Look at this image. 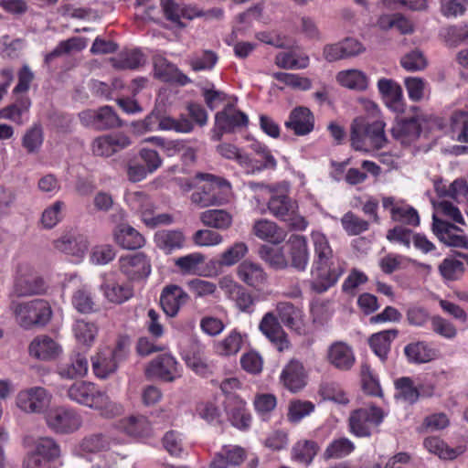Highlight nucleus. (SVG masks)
I'll use <instances>...</instances> for the list:
<instances>
[{
    "label": "nucleus",
    "instance_id": "obj_1",
    "mask_svg": "<svg viewBox=\"0 0 468 468\" xmlns=\"http://www.w3.org/2000/svg\"><path fill=\"white\" fill-rule=\"evenodd\" d=\"M314 245L311 288L322 293L333 287L346 271V264L333 250L327 237L321 231H313Z\"/></svg>",
    "mask_w": 468,
    "mask_h": 468
},
{
    "label": "nucleus",
    "instance_id": "obj_2",
    "mask_svg": "<svg viewBox=\"0 0 468 468\" xmlns=\"http://www.w3.org/2000/svg\"><path fill=\"white\" fill-rule=\"evenodd\" d=\"M384 129L382 121L367 123L364 118H356L350 126L351 146L362 152L383 148L388 143Z\"/></svg>",
    "mask_w": 468,
    "mask_h": 468
},
{
    "label": "nucleus",
    "instance_id": "obj_3",
    "mask_svg": "<svg viewBox=\"0 0 468 468\" xmlns=\"http://www.w3.org/2000/svg\"><path fill=\"white\" fill-rule=\"evenodd\" d=\"M9 310L16 322L25 329L44 326L52 316L50 304L43 299H34L27 302L12 299L10 300Z\"/></svg>",
    "mask_w": 468,
    "mask_h": 468
},
{
    "label": "nucleus",
    "instance_id": "obj_4",
    "mask_svg": "<svg viewBox=\"0 0 468 468\" xmlns=\"http://www.w3.org/2000/svg\"><path fill=\"white\" fill-rule=\"evenodd\" d=\"M200 176L203 183L191 195L192 203L199 207H207L221 205L229 200L232 189L228 180L210 174H204Z\"/></svg>",
    "mask_w": 468,
    "mask_h": 468
},
{
    "label": "nucleus",
    "instance_id": "obj_5",
    "mask_svg": "<svg viewBox=\"0 0 468 468\" xmlns=\"http://www.w3.org/2000/svg\"><path fill=\"white\" fill-rule=\"evenodd\" d=\"M22 445L27 451L25 468L44 466L60 456L58 444L49 437L36 438L32 434H25L22 437Z\"/></svg>",
    "mask_w": 468,
    "mask_h": 468
},
{
    "label": "nucleus",
    "instance_id": "obj_6",
    "mask_svg": "<svg viewBox=\"0 0 468 468\" xmlns=\"http://www.w3.org/2000/svg\"><path fill=\"white\" fill-rule=\"evenodd\" d=\"M48 285L44 278L27 262L17 265L10 300L20 297L41 295L47 292Z\"/></svg>",
    "mask_w": 468,
    "mask_h": 468
},
{
    "label": "nucleus",
    "instance_id": "obj_7",
    "mask_svg": "<svg viewBox=\"0 0 468 468\" xmlns=\"http://www.w3.org/2000/svg\"><path fill=\"white\" fill-rule=\"evenodd\" d=\"M268 209L291 229L302 231L308 226L307 220L298 212L297 202L284 193H273L268 201Z\"/></svg>",
    "mask_w": 468,
    "mask_h": 468
},
{
    "label": "nucleus",
    "instance_id": "obj_8",
    "mask_svg": "<svg viewBox=\"0 0 468 468\" xmlns=\"http://www.w3.org/2000/svg\"><path fill=\"white\" fill-rule=\"evenodd\" d=\"M248 125V115L239 110L234 102H228L221 111L215 114L211 140L219 142L224 134L236 133L246 129Z\"/></svg>",
    "mask_w": 468,
    "mask_h": 468
},
{
    "label": "nucleus",
    "instance_id": "obj_9",
    "mask_svg": "<svg viewBox=\"0 0 468 468\" xmlns=\"http://www.w3.org/2000/svg\"><path fill=\"white\" fill-rule=\"evenodd\" d=\"M386 415L383 410L374 405L354 410L349 417L350 432L356 437H369Z\"/></svg>",
    "mask_w": 468,
    "mask_h": 468
},
{
    "label": "nucleus",
    "instance_id": "obj_10",
    "mask_svg": "<svg viewBox=\"0 0 468 468\" xmlns=\"http://www.w3.org/2000/svg\"><path fill=\"white\" fill-rule=\"evenodd\" d=\"M48 426L57 433L67 434L78 431L81 424V416L73 409L56 407L46 415Z\"/></svg>",
    "mask_w": 468,
    "mask_h": 468
},
{
    "label": "nucleus",
    "instance_id": "obj_11",
    "mask_svg": "<svg viewBox=\"0 0 468 468\" xmlns=\"http://www.w3.org/2000/svg\"><path fill=\"white\" fill-rule=\"evenodd\" d=\"M248 461L250 468H255L259 464L258 457L237 445H225L221 448L210 463V468H226L227 466H240Z\"/></svg>",
    "mask_w": 468,
    "mask_h": 468
},
{
    "label": "nucleus",
    "instance_id": "obj_12",
    "mask_svg": "<svg viewBox=\"0 0 468 468\" xmlns=\"http://www.w3.org/2000/svg\"><path fill=\"white\" fill-rule=\"evenodd\" d=\"M118 263L120 271L124 274L129 281L145 279L150 275L152 271L150 260L143 252L122 256Z\"/></svg>",
    "mask_w": 468,
    "mask_h": 468
},
{
    "label": "nucleus",
    "instance_id": "obj_13",
    "mask_svg": "<svg viewBox=\"0 0 468 468\" xmlns=\"http://www.w3.org/2000/svg\"><path fill=\"white\" fill-rule=\"evenodd\" d=\"M432 231L447 246L468 249V238L463 230L436 215H432Z\"/></svg>",
    "mask_w": 468,
    "mask_h": 468
},
{
    "label": "nucleus",
    "instance_id": "obj_14",
    "mask_svg": "<svg viewBox=\"0 0 468 468\" xmlns=\"http://www.w3.org/2000/svg\"><path fill=\"white\" fill-rule=\"evenodd\" d=\"M145 373L150 378H157L166 382H172L181 376L180 367L170 354H163L153 359Z\"/></svg>",
    "mask_w": 468,
    "mask_h": 468
},
{
    "label": "nucleus",
    "instance_id": "obj_15",
    "mask_svg": "<svg viewBox=\"0 0 468 468\" xmlns=\"http://www.w3.org/2000/svg\"><path fill=\"white\" fill-rule=\"evenodd\" d=\"M16 401L21 410L27 413H39L48 406L50 396L45 388L35 387L20 391Z\"/></svg>",
    "mask_w": 468,
    "mask_h": 468
},
{
    "label": "nucleus",
    "instance_id": "obj_16",
    "mask_svg": "<svg viewBox=\"0 0 468 468\" xmlns=\"http://www.w3.org/2000/svg\"><path fill=\"white\" fill-rule=\"evenodd\" d=\"M63 352L61 345L48 335L36 336L28 346L29 356L41 360L51 361L58 358Z\"/></svg>",
    "mask_w": 468,
    "mask_h": 468
},
{
    "label": "nucleus",
    "instance_id": "obj_17",
    "mask_svg": "<svg viewBox=\"0 0 468 468\" xmlns=\"http://www.w3.org/2000/svg\"><path fill=\"white\" fill-rule=\"evenodd\" d=\"M382 206L390 212L391 219L410 226H418L420 217L418 211L401 200L393 197H382Z\"/></svg>",
    "mask_w": 468,
    "mask_h": 468
},
{
    "label": "nucleus",
    "instance_id": "obj_18",
    "mask_svg": "<svg viewBox=\"0 0 468 468\" xmlns=\"http://www.w3.org/2000/svg\"><path fill=\"white\" fill-rule=\"evenodd\" d=\"M259 328L261 332L275 345L279 351L289 348L290 342L287 334L282 329L278 318L273 313H267L262 317Z\"/></svg>",
    "mask_w": 468,
    "mask_h": 468
},
{
    "label": "nucleus",
    "instance_id": "obj_19",
    "mask_svg": "<svg viewBox=\"0 0 468 468\" xmlns=\"http://www.w3.org/2000/svg\"><path fill=\"white\" fill-rule=\"evenodd\" d=\"M419 116L397 120L391 129L392 137L402 145L416 142L421 133V122Z\"/></svg>",
    "mask_w": 468,
    "mask_h": 468
},
{
    "label": "nucleus",
    "instance_id": "obj_20",
    "mask_svg": "<svg viewBox=\"0 0 468 468\" xmlns=\"http://www.w3.org/2000/svg\"><path fill=\"white\" fill-rule=\"evenodd\" d=\"M278 318L287 328L302 335L305 331L304 314L302 309L289 302L276 304Z\"/></svg>",
    "mask_w": 468,
    "mask_h": 468
},
{
    "label": "nucleus",
    "instance_id": "obj_21",
    "mask_svg": "<svg viewBox=\"0 0 468 468\" xmlns=\"http://www.w3.org/2000/svg\"><path fill=\"white\" fill-rule=\"evenodd\" d=\"M287 130L292 131L297 136L309 134L314 128V116L312 112L303 106L294 108L284 122Z\"/></svg>",
    "mask_w": 468,
    "mask_h": 468
},
{
    "label": "nucleus",
    "instance_id": "obj_22",
    "mask_svg": "<svg viewBox=\"0 0 468 468\" xmlns=\"http://www.w3.org/2000/svg\"><path fill=\"white\" fill-rule=\"evenodd\" d=\"M237 276L240 282L256 290L262 289L268 280V275L262 266L249 260L243 261L238 266Z\"/></svg>",
    "mask_w": 468,
    "mask_h": 468
},
{
    "label": "nucleus",
    "instance_id": "obj_23",
    "mask_svg": "<svg viewBox=\"0 0 468 468\" xmlns=\"http://www.w3.org/2000/svg\"><path fill=\"white\" fill-rule=\"evenodd\" d=\"M188 299V294L180 286L170 284L163 289L160 304L167 316L175 317Z\"/></svg>",
    "mask_w": 468,
    "mask_h": 468
},
{
    "label": "nucleus",
    "instance_id": "obj_24",
    "mask_svg": "<svg viewBox=\"0 0 468 468\" xmlns=\"http://www.w3.org/2000/svg\"><path fill=\"white\" fill-rule=\"evenodd\" d=\"M100 285L104 296L113 303H122L133 295V288L130 283H120L112 275H103Z\"/></svg>",
    "mask_w": 468,
    "mask_h": 468
},
{
    "label": "nucleus",
    "instance_id": "obj_25",
    "mask_svg": "<svg viewBox=\"0 0 468 468\" xmlns=\"http://www.w3.org/2000/svg\"><path fill=\"white\" fill-rule=\"evenodd\" d=\"M327 361L339 370H349L355 364L356 358L353 349L345 342L333 343L327 350Z\"/></svg>",
    "mask_w": 468,
    "mask_h": 468
},
{
    "label": "nucleus",
    "instance_id": "obj_26",
    "mask_svg": "<svg viewBox=\"0 0 468 468\" xmlns=\"http://www.w3.org/2000/svg\"><path fill=\"white\" fill-rule=\"evenodd\" d=\"M114 242L123 250H137L144 246V237L128 224H119L112 230Z\"/></svg>",
    "mask_w": 468,
    "mask_h": 468
},
{
    "label": "nucleus",
    "instance_id": "obj_27",
    "mask_svg": "<svg viewBox=\"0 0 468 468\" xmlns=\"http://www.w3.org/2000/svg\"><path fill=\"white\" fill-rule=\"evenodd\" d=\"M378 89L388 108L397 112L404 111L403 91L398 82L391 79L381 78L378 81Z\"/></svg>",
    "mask_w": 468,
    "mask_h": 468
},
{
    "label": "nucleus",
    "instance_id": "obj_28",
    "mask_svg": "<svg viewBox=\"0 0 468 468\" xmlns=\"http://www.w3.org/2000/svg\"><path fill=\"white\" fill-rule=\"evenodd\" d=\"M251 231L258 239L272 244L283 242L287 236L286 231L282 228L267 218L255 220Z\"/></svg>",
    "mask_w": 468,
    "mask_h": 468
},
{
    "label": "nucleus",
    "instance_id": "obj_29",
    "mask_svg": "<svg viewBox=\"0 0 468 468\" xmlns=\"http://www.w3.org/2000/svg\"><path fill=\"white\" fill-rule=\"evenodd\" d=\"M225 410L233 426L246 429L250 426L251 417L246 410V402L239 396H229L225 399Z\"/></svg>",
    "mask_w": 468,
    "mask_h": 468
},
{
    "label": "nucleus",
    "instance_id": "obj_30",
    "mask_svg": "<svg viewBox=\"0 0 468 468\" xmlns=\"http://www.w3.org/2000/svg\"><path fill=\"white\" fill-rule=\"evenodd\" d=\"M124 199L129 207L140 216L144 224L151 222L155 207L146 193L141 191L127 192Z\"/></svg>",
    "mask_w": 468,
    "mask_h": 468
},
{
    "label": "nucleus",
    "instance_id": "obj_31",
    "mask_svg": "<svg viewBox=\"0 0 468 468\" xmlns=\"http://www.w3.org/2000/svg\"><path fill=\"white\" fill-rule=\"evenodd\" d=\"M88 246V239L84 235L75 232L67 233L55 241V247L58 250L78 259L83 258Z\"/></svg>",
    "mask_w": 468,
    "mask_h": 468
},
{
    "label": "nucleus",
    "instance_id": "obj_32",
    "mask_svg": "<svg viewBox=\"0 0 468 468\" xmlns=\"http://www.w3.org/2000/svg\"><path fill=\"white\" fill-rule=\"evenodd\" d=\"M118 429L135 438H146L152 434V425L145 416L131 415L118 422Z\"/></svg>",
    "mask_w": 468,
    "mask_h": 468
},
{
    "label": "nucleus",
    "instance_id": "obj_33",
    "mask_svg": "<svg viewBox=\"0 0 468 468\" xmlns=\"http://www.w3.org/2000/svg\"><path fill=\"white\" fill-rule=\"evenodd\" d=\"M89 369V362L85 354L74 352L70 355L69 361L61 364L58 373L62 378L73 379L84 377Z\"/></svg>",
    "mask_w": 468,
    "mask_h": 468
},
{
    "label": "nucleus",
    "instance_id": "obj_34",
    "mask_svg": "<svg viewBox=\"0 0 468 468\" xmlns=\"http://www.w3.org/2000/svg\"><path fill=\"white\" fill-rule=\"evenodd\" d=\"M206 256L201 252H193L175 260V265L183 275L207 276L204 264Z\"/></svg>",
    "mask_w": 468,
    "mask_h": 468
},
{
    "label": "nucleus",
    "instance_id": "obj_35",
    "mask_svg": "<svg viewBox=\"0 0 468 468\" xmlns=\"http://www.w3.org/2000/svg\"><path fill=\"white\" fill-rule=\"evenodd\" d=\"M288 245L292 266L298 271H304L309 262V250L305 237L292 235L288 240Z\"/></svg>",
    "mask_w": 468,
    "mask_h": 468
},
{
    "label": "nucleus",
    "instance_id": "obj_36",
    "mask_svg": "<svg viewBox=\"0 0 468 468\" xmlns=\"http://www.w3.org/2000/svg\"><path fill=\"white\" fill-rule=\"evenodd\" d=\"M99 391L100 388L90 382L78 381L68 388L67 396L72 401L91 408Z\"/></svg>",
    "mask_w": 468,
    "mask_h": 468
},
{
    "label": "nucleus",
    "instance_id": "obj_37",
    "mask_svg": "<svg viewBox=\"0 0 468 468\" xmlns=\"http://www.w3.org/2000/svg\"><path fill=\"white\" fill-rule=\"evenodd\" d=\"M112 355L111 348H104L91 357L92 369L98 378H106L117 370L120 362Z\"/></svg>",
    "mask_w": 468,
    "mask_h": 468
},
{
    "label": "nucleus",
    "instance_id": "obj_38",
    "mask_svg": "<svg viewBox=\"0 0 468 468\" xmlns=\"http://www.w3.org/2000/svg\"><path fill=\"white\" fill-rule=\"evenodd\" d=\"M281 379L291 391L296 392L305 385V374L302 365L297 360L290 361L283 368Z\"/></svg>",
    "mask_w": 468,
    "mask_h": 468
},
{
    "label": "nucleus",
    "instance_id": "obj_39",
    "mask_svg": "<svg viewBox=\"0 0 468 468\" xmlns=\"http://www.w3.org/2000/svg\"><path fill=\"white\" fill-rule=\"evenodd\" d=\"M245 335L238 329L231 330L223 339L214 343V351L220 356H230L237 355L242 348Z\"/></svg>",
    "mask_w": 468,
    "mask_h": 468
},
{
    "label": "nucleus",
    "instance_id": "obj_40",
    "mask_svg": "<svg viewBox=\"0 0 468 468\" xmlns=\"http://www.w3.org/2000/svg\"><path fill=\"white\" fill-rule=\"evenodd\" d=\"M108 446L106 439L101 434H93L82 440L80 446L74 450V455L91 463L97 455L96 452Z\"/></svg>",
    "mask_w": 468,
    "mask_h": 468
},
{
    "label": "nucleus",
    "instance_id": "obj_41",
    "mask_svg": "<svg viewBox=\"0 0 468 468\" xmlns=\"http://www.w3.org/2000/svg\"><path fill=\"white\" fill-rule=\"evenodd\" d=\"M93 118V128L96 130H106L122 126L118 115L110 106H103L97 111H86L84 118Z\"/></svg>",
    "mask_w": 468,
    "mask_h": 468
},
{
    "label": "nucleus",
    "instance_id": "obj_42",
    "mask_svg": "<svg viewBox=\"0 0 468 468\" xmlns=\"http://www.w3.org/2000/svg\"><path fill=\"white\" fill-rule=\"evenodd\" d=\"M154 242L165 253L170 254L174 250H180L184 247L185 236L179 230H160L154 235Z\"/></svg>",
    "mask_w": 468,
    "mask_h": 468
},
{
    "label": "nucleus",
    "instance_id": "obj_43",
    "mask_svg": "<svg viewBox=\"0 0 468 468\" xmlns=\"http://www.w3.org/2000/svg\"><path fill=\"white\" fill-rule=\"evenodd\" d=\"M336 81L343 87L354 90H366L368 87V78L359 69H350L339 71L335 76Z\"/></svg>",
    "mask_w": 468,
    "mask_h": 468
},
{
    "label": "nucleus",
    "instance_id": "obj_44",
    "mask_svg": "<svg viewBox=\"0 0 468 468\" xmlns=\"http://www.w3.org/2000/svg\"><path fill=\"white\" fill-rule=\"evenodd\" d=\"M464 264L468 265V254L458 253L456 257L444 259L439 266V271L444 279L454 281L463 273Z\"/></svg>",
    "mask_w": 468,
    "mask_h": 468
},
{
    "label": "nucleus",
    "instance_id": "obj_45",
    "mask_svg": "<svg viewBox=\"0 0 468 468\" xmlns=\"http://www.w3.org/2000/svg\"><path fill=\"white\" fill-rule=\"evenodd\" d=\"M397 329L380 331L372 335L369 345L373 352L384 361L390 350L391 342L398 336Z\"/></svg>",
    "mask_w": 468,
    "mask_h": 468
},
{
    "label": "nucleus",
    "instance_id": "obj_46",
    "mask_svg": "<svg viewBox=\"0 0 468 468\" xmlns=\"http://www.w3.org/2000/svg\"><path fill=\"white\" fill-rule=\"evenodd\" d=\"M424 447L431 453L438 455L441 459L452 460L464 452V446L450 448L438 437H429L423 441Z\"/></svg>",
    "mask_w": 468,
    "mask_h": 468
},
{
    "label": "nucleus",
    "instance_id": "obj_47",
    "mask_svg": "<svg viewBox=\"0 0 468 468\" xmlns=\"http://www.w3.org/2000/svg\"><path fill=\"white\" fill-rule=\"evenodd\" d=\"M404 353L412 363H428L437 357V351L425 342H415L407 345Z\"/></svg>",
    "mask_w": 468,
    "mask_h": 468
},
{
    "label": "nucleus",
    "instance_id": "obj_48",
    "mask_svg": "<svg viewBox=\"0 0 468 468\" xmlns=\"http://www.w3.org/2000/svg\"><path fill=\"white\" fill-rule=\"evenodd\" d=\"M320 450L312 440H300L292 448V458L303 465H309Z\"/></svg>",
    "mask_w": 468,
    "mask_h": 468
},
{
    "label": "nucleus",
    "instance_id": "obj_49",
    "mask_svg": "<svg viewBox=\"0 0 468 468\" xmlns=\"http://www.w3.org/2000/svg\"><path fill=\"white\" fill-rule=\"evenodd\" d=\"M72 332L79 343L91 346L95 342L99 327L94 322L77 319L72 325Z\"/></svg>",
    "mask_w": 468,
    "mask_h": 468
},
{
    "label": "nucleus",
    "instance_id": "obj_50",
    "mask_svg": "<svg viewBox=\"0 0 468 468\" xmlns=\"http://www.w3.org/2000/svg\"><path fill=\"white\" fill-rule=\"evenodd\" d=\"M310 58L305 54L294 51H282L275 57V64L285 69H303L309 66Z\"/></svg>",
    "mask_w": 468,
    "mask_h": 468
},
{
    "label": "nucleus",
    "instance_id": "obj_51",
    "mask_svg": "<svg viewBox=\"0 0 468 468\" xmlns=\"http://www.w3.org/2000/svg\"><path fill=\"white\" fill-rule=\"evenodd\" d=\"M201 222L209 228L227 229L232 224V217L223 209H208L199 216Z\"/></svg>",
    "mask_w": 468,
    "mask_h": 468
},
{
    "label": "nucleus",
    "instance_id": "obj_52",
    "mask_svg": "<svg viewBox=\"0 0 468 468\" xmlns=\"http://www.w3.org/2000/svg\"><path fill=\"white\" fill-rule=\"evenodd\" d=\"M111 61L115 69H135L145 63V58L140 50L133 49L121 52Z\"/></svg>",
    "mask_w": 468,
    "mask_h": 468
},
{
    "label": "nucleus",
    "instance_id": "obj_53",
    "mask_svg": "<svg viewBox=\"0 0 468 468\" xmlns=\"http://www.w3.org/2000/svg\"><path fill=\"white\" fill-rule=\"evenodd\" d=\"M98 410L105 418H114L123 412V407L110 399V397L100 389L91 408Z\"/></svg>",
    "mask_w": 468,
    "mask_h": 468
},
{
    "label": "nucleus",
    "instance_id": "obj_54",
    "mask_svg": "<svg viewBox=\"0 0 468 468\" xmlns=\"http://www.w3.org/2000/svg\"><path fill=\"white\" fill-rule=\"evenodd\" d=\"M354 450L355 444L349 439L338 438L328 444L322 457L324 460L341 459L349 455Z\"/></svg>",
    "mask_w": 468,
    "mask_h": 468
},
{
    "label": "nucleus",
    "instance_id": "obj_55",
    "mask_svg": "<svg viewBox=\"0 0 468 468\" xmlns=\"http://www.w3.org/2000/svg\"><path fill=\"white\" fill-rule=\"evenodd\" d=\"M43 141V128L39 123H35L23 135L22 145L28 154H36L40 150Z\"/></svg>",
    "mask_w": 468,
    "mask_h": 468
},
{
    "label": "nucleus",
    "instance_id": "obj_56",
    "mask_svg": "<svg viewBox=\"0 0 468 468\" xmlns=\"http://www.w3.org/2000/svg\"><path fill=\"white\" fill-rule=\"evenodd\" d=\"M250 148L258 156L262 157L264 161L260 165H258L259 161H256V164H253V158H251V164L247 165V169L249 171L254 173L263 169H274L276 167L277 162L265 145L255 142L250 145Z\"/></svg>",
    "mask_w": 468,
    "mask_h": 468
},
{
    "label": "nucleus",
    "instance_id": "obj_57",
    "mask_svg": "<svg viewBox=\"0 0 468 468\" xmlns=\"http://www.w3.org/2000/svg\"><path fill=\"white\" fill-rule=\"evenodd\" d=\"M71 303L74 308L81 314H89L94 310L93 297L87 285H83L73 292Z\"/></svg>",
    "mask_w": 468,
    "mask_h": 468
},
{
    "label": "nucleus",
    "instance_id": "obj_58",
    "mask_svg": "<svg viewBox=\"0 0 468 468\" xmlns=\"http://www.w3.org/2000/svg\"><path fill=\"white\" fill-rule=\"evenodd\" d=\"M259 255L262 261L274 269H284L288 265L287 260L281 249L261 245L259 250Z\"/></svg>",
    "mask_w": 468,
    "mask_h": 468
},
{
    "label": "nucleus",
    "instance_id": "obj_59",
    "mask_svg": "<svg viewBox=\"0 0 468 468\" xmlns=\"http://www.w3.org/2000/svg\"><path fill=\"white\" fill-rule=\"evenodd\" d=\"M217 152L224 158L236 161L239 165L247 168L248 165L251 164V157L243 153L235 144L229 143L219 144L217 147Z\"/></svg>",
    "mask_w": 468,
    "mask_h": 468
},
{
    "label": "nucleus",
    "instance_id": "obj_60",
    "mask_svg": "<svg viewBox=\"0 0 468 468\" xmlns=\"http://www.w3.org/2000/svg\"><path fill=\"white\" fill-rule=\"evenodd\" d=\"M154 70L156 78L163 81H173L177 73V67L165 57L155 55L153 58Z\"/></svg>",
    "mask_w": 468,
    "mask_h": 468
},
{
    "label": "nucleus",
    "instance_id": "obj_61",
    "mask_svg": "<svg viewBox=\"0 0 468 468\" xmlns=\"http://www.w3.org/2000/svg\"><path fill=\"white\" fill-rule=\"evenodd\" d=\"M249 249L244 242H235L231 247L223 251L219 257L220 266L229 267L239 261L248 253Z\"/></svg>",
    "mask_w": 468,
    "mask_h": 468
},
{
    "label": "nucleus",
    "instance_id": "obj_62",
    "mask_svg": "<svg viewBox=\"0 0 468 468\" xmlns=\"http://www.w3.org/2000/svg\"><path fill=\"white\" fill-rule=\"evenodd\" d=\"M395 387L398 390L396 397L403 399L410 404L415 403L419 399L417 387L413 385L410 378L403 377L395 381Z\"/></svg>",
    "mask_w": 468,
    "mask_h": 468
},
{
    "label": "nucleus",
    "instance_id": "obj_63",
    "mask_svg": "<svg viewBox=\"0 0 468 468\" xmlns=\"http://www.w3.org/2000/svg\"><path fill=\"white\" fill-rule=\"evenodd\" d=\"M273 78L294 90H308L312 88V80L298 74L275 72Z\"/></svg>",
    "mask_w": 468,
    "mask_h": 468
},
{
    "label": "nucleus",
    "instance_id": "obj_64",
    "mask_svg": "<svg viewBox=\"0 0 468 468\" xmlns=\"http://www.w3.org/2000/svg\"><path fill=\"white\" fill-rule=\"evenodd\" d=\"M379 25L384 29L394 27L401 34H410L414 31L413 23L400 14H395L391 17H382Z\"/></svg>",
    "mask_w": 468,
    "mask_h": 468
}]
</instances>
